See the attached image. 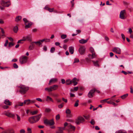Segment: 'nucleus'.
I'll return each instance as SVG.
<instances>
[{
    "instance_id": "nucleus-25",
    "label": "nucleus",
    "mask_w": 133,
    "mask_h": 133,
    "mask_svg": "<svg viewBox=\"0 0 133 133\" xmlns=\"http://www.w3.org/2000/svg\"><path fill=\"white\" fill-rule=\"evenodd\" d=\"M35 45L34 43L32 42L31 44V45L29 46V49L30 50H31L34 49Z\"/></svg>"
},
{
    "instance_id": "nucleus-60",
    "label": "nucleus",
    "mask_w": 133,
    "mask_h": 133,
    "mask_svg": "<svg viewBox=\"0 0 133 133\" xmlns=\"http://www.w3.org/2000/svg\"><path fill=\"white\" fill-rule=\"evenodd\" d=\"M130 92L131 93H133V89H132V86H130Z\"/></svg>"
},
{
    "instance_id": "nucleus-30",
    "label": "nucleus",
    "mask_w": 133,
    "mask_h": 133,
    "mask_svg": "<svg viewBox=\"0 0 133 133\" xmlns=\"http://www.w3.org/2000/svg\"><path fill=\"white\" fill-rule=\"evenodd\" d=\"M38 113L37 111H35L31 112V113L32 115H34L37 114Z\"/></svg>"
},
{
    "instance_id": "nucleus-31",
    "label": "nucleus",
    "mask_w": 133,
    "mask_h": 133,
    "mask_svg": "<svg viewBox=\"0 0 133 133\" xmlns=\"http://www.w3.org/2000/svg\"><path fill=\"white\" fill-rule=\"evenodd\" d=\"M4 114L5 115L9 117L10 114V112H8L5 111L4 112Z\"/></svg>"
},
{
    "instance_id": "nucleus-22",
    "label": "nucleus",
    "mask_w": 133,
    "mask_h": 133,
    "mask_svg": "<svg viewBox=\"0 0 133 133\" xmlns=\"http://www.w3.org/2000/svg\"><path fill=\"white\" fill-rule=\"evenodd\" d=\"M24 41H25L26 40H28L29 41H31V37L29 36H28L26 37H24L23 38Z\"/></svg>"
},
{
    "instance_id": "nucleus-5",
    "label": "nucleus",
    "mask_w": 133,
    "mask_h": 133,
    "mask_svg": "<svg viewBox=\"0 0 133 133\" xmlns=\"http://www.w3.org/2000/svg\"><path fill=\"white\" fill-rule=\"evenodd\" d=\"M44 123L47 125H52L54 124L55 122L54 119H52L50 120L46 119L44 121Z\"/></svg>"
},
{
    "instance_id": "nucleus-17",
    "label": "nucleus",
    "mask_w": 133,
    "mask_h": 133,
    "mask_svg": "<svg viewBox=\"0 0 133 133\" xmlns=\"http://www.w3.org/2000/svg\"><path fill=\"white\" fill-rule=\"evenodd\" d=\"M59 129L58 131L56 132V133H63V131L65 130V128L58 127Z\"/></svg>"
},
{
    "instance_id": "nucleus-51",
    "label": "nucleus",
    "mask_w": 133,
    "mask_h": 133,
    "mask_svg": "<svg viewBox=\"0 0 133 133\" xmlns=\"http://www.w3.org/2000/svg\"><path fill=\"white\" fill-rule=\"evenodd\" d=\"M24 39L23 38L22 39L20 40L19 41H18L17 42V43H22V41H24Z\"/></svg>"
},
{
    "instance_id": "nucleus-59",
    "label": "nucleus",
    "mask_w": 133,
    "mask_h": 133,
    "mask_svg": "<svg viewBox=\"0 0 133 133\" xmlns=\"http://www.w3.org/2000/svg\"><path fill=\"white\" fill-rule=\"evenodd\" d=\"M66 117L69 118L71 117H72V116L70 114H67L66 115Z\"/></svg>"
},
{
    "instance_id": "nucleus-32",
    "label": "nucleus",
    "mask_w": 133,
    "mask_h": 133,
    "mask_svg": "<svg viewBox=\"0 0 133 133\" xmlns=\"http://www.w3.org/2000/svg\"><path fill=\"white\" fill-rule=\"evenodd\" d=\"M78 87H75L74 88V89H71V91H76L78 90Z\"/></svg>"
},
{
    "instance_id": "nucleus-34",
    "label": "nucleus",
    "mask_w": 133,
    "mask_h": 133,
    "mask_svg": "<svg viewBox=\"0 0 133 133\" xmlns=\"http://www.w3.org/2000/svg\"><path fill=\"white\" fill-rule=\"evenodd\" d=\"M110 99L108 98L107 99H104L103 100L101 101V102L102 103H104L107 102V100L109 99Z\"/></svg>"
},
{
    "instance_id": "nucleus-27",
    "label": "nucleus",
    "mask_w": 133,
    "mask_h": 133,
    "mask_svg": "<svg viewBox=\"0 0 133 133\" xmlns=\"http://www.w3.org/2000/svg\"><path fill=\"white\" fill-rule=\"evenodd\" d=\"M65 83L66 85H69L71 83V81L70 79H68L66 81Z\"/></svg>"
},
{
    "instance_id": "nucleus-21",
    "label": "nucleus",
    "mask_w": 133,
    "mask_h": 133,
    "mask_svg": "<svg viewBox=\"0 0 133 133\" xmlns=\"http://www.w3.org/2000/svg\"><path fill=\"white\" fill-rule=\"evenodd\" d=\"M4 103L6 105H11L12 103L9 100L7 99H5L4 101Z\"/></svg>"
},
{
    "instance_id": "nucleus-23",
    "label": "nucleus",
    "mask_w": 133,
    "mask_h": 133,
    "mask_svg": "<svg viewBox=\"0 0 133 133\" xmlns=\"http://www.w3.org/2000/svg\"><path fill=\"white\" fill-rule=\"evenodd\" d=\"M92 61L93 62L94 65L95 66L98 67H99V65L98 64V61Z\"/></svg>"
},
{
    "instance_id": "nucleus-24",
    "label": "nucleus",
    "mask_w": 133,
    "mask_h": 133,
    "mask_svg": "<svg viewBox=\"0 0 133 133\" xmlns=\"http://www.w3.org/2000/svg\"><path fill=\"white\" fill-rule=\"evenodd\" d=\"M69 51L71 54H72L74 52V48L72 46H70L69 47Z\"/></svg>"
},
{
    "instance_id": "nucleus-8",
    "label": "nucleus",
    "mask_w": 133,
    "mask_h": 133,
    "mask_svg": "<svg viewBox=\"0 0 133 133\" xmlns=\"http://www.w3.org/2000/svg\"><path fill=\"white\" fill-rule=\"evenodd\" d=\"M1 4L3 6L8 7L11 5V3L10 1L5 2L4 1L2 0L1 2Z\"/></svg>"
},
{
    "instance_id": "nucleus-36",
    "label": "nucleus",
    "mask_w": 133,
    "mask_h": 133,
    "mask_svg": "<svg viewBox=\"0 0 133 133\" xmlns=\"http://www.w3.org/2000/svg\"><path fill=\"white\" fill-rule=\"evenodd\" d=\"M55 48L54 47H52L51 48V49L50 50V52L52 53H53L55 51Z\"/></svg>"
},
{
    "instance_id": "nucleus-1",
    "label": "nucleus",
    "mask_w": 133,
    "mask_h": 133,
    "mask_svg": "<svg viewBox=\"0 0 133 133\" xmlns=\"http://www.w3.org/2000/svg\"><path fill=\"white\" fill-rule=\"evenodd\" d=\"M18 89L20 93L24 94L29 90V88L25 86L21 85L18 87Z\"/></svg>"
},
{
    "instance_id": "nucleus-57",
    "label": "nucleus",
    "mask_w": 133,
    "mask_h": 133,
    "mask_svg": "<svg viewBox=\"0 0 133 133\" xmlns=\"http://www.w3.org/2000/svg\"><path fill=\"white\" fill-rule=\"evenodd\" d=\"M62 100L65 103H67V100L66 99H65L64 98H62Z\"/></svg>"
},
{
    "instance_id": "nucleus-33",
    "label": "nucleus",
    "mask_w": 133,
    "mask_h": 133,
    "mask_svg": "<svg viewBox=\"0 0 133 133\" xmlns=\"http://www.w3.org/2000/svg\"><path fill=\"white\" fill-rule=\"evenodd\" d=\"M79 102V101L78 100H77L74 106L75 107H77L78 105V102Z\"/></svg>"
},
{
    "instance_id": "nucleus-7",
    "label": "nucleus",
    "mask_w": 133,
    "mask_h": 133,
    "mask_svg": "<svg viewBox=\"0 0 133 133\" xmlns=\"http://www.w3.org/2000/svg\"><path fill=\"white\" fill-rule=\"evenodd\" d=\"M68 133H73L75 129V127L70 124L68 125Z\"/></svg>"
},
{
    "instance_id": "nucleus-37",
    "label": "nucleus",
    "mask_w": 133,
    "mask_h": 133,
    "mask_svg": "<svg viewBox=\"0 0 133 133\" xmlns=\"http://www.w3.org/2000/svg\"><path fill=\"white\" fill-rule=\"evenodd\" d=\"M71 113V111L69 109H67L66 111V113L67 114H70Z\"/></svg>"
},
{
    "instance_id": "nucleus-56",
    "label": "nucleus",
    "mask_w": 133,
    "mask_h": 133,
    "mask_svg": "<svg viewBox=\"0 0 133 133\" xmlns=\"http://www.w3.org/2000/svg\"><path fill=\"white\" fill-rule=\"evenodd\" d=\"M63 48L65 50H66L67 49V46L66 45H64L63 46Z\"/></svg>"
},
{
    "instance_id": "nucleus-20",
    "label": "nucleus",
    "mask_w": 133,
    "mask_h": 133,
    "mask_svg": "<svg viewBox=\"0 0 133 133\" xmlns=\"http://www.w3.org/2000/svg\"><path fill=\"white\" fill-rule=\"evenodd\" d=\"M76 80H77V79L76 77L74 78L72 80H71V83H73L74 85V86L76 85L78 83L76 81Z\"/></svg>"
},
{
    "instance_id": "nucleus-29",
    "label": "nucleus",
    "mask_w": 133,
    "mask_h": 133,
    "mask_svg": "<svg viewBox=\"0 0 133 133\" xmlns=\"http://www.w3.org/2000/svg\"><path fill=\"white\" fill-rule=\"evenodd\" d=\"M15 115L14 114L12 113H10V114L9 117L12 118H14L15 117Z\"/></svg>"
},
{
    "instance_id": "nucleus-47",
    "label": "nucleus",
    "mask_w": 133,
    "mask_h": 133,
    "mask_svg": "<svg viewBox=\"0 0 133 133\" xmlns=\"http://www.w3.org/2000/svg\"><path fill=\"white\" fill-rule=\"evenodd\" d=\"M91 124L94 125L95 123V122L93 119H92L90 122Z\"/></svg>"
},
{
    "instance_id": "nucleus-13",
    "label": "nucleus",
    "mask_w": 133,
    "mask_h": 133,
    "mask_svg": "<svg viewBox=\"0 0 133 133\" xmlns=\"http://www.w3.org/2000/svg\"><path fill=\"white\" fill-rule=\"evenodd\" d=\"M95 92V90H94L92 89L89 92L88 96L89 98L92 97L94 95V93Z\"/></svg>"
},
{
    "instance_id": "nucleus-9",
    "label": "nucleus",
    "mask_w": 133,
    "mask_h": 133,
    "mask_svg": "<svg viewBox=\"0 0 133 133\" xmlns=\"http://www.w3.org/2000/svg\"><path fill=\"white\" fill-rule=\"evenodd\" d=\"M28 60V58L26 56L21 57L19 59L20 62L21 64H23L25 63Z\"/></svg>"
},
{
    "instance_id": "nucleus-42",
    "label": "nucleus",
    "mask_w": 133,
    "mask_h": 133,
    "mask_svg": "<svg viewBox=\"0 0 133 133\" xmlns=\"http://www.w3.org/2000/svg\"><path fill=\"white\" fill-rule=\"evenodd\" d=\"M56 119L57 120H58L60 119V116L59 114H58L56 117Z\"/></svg>"
},
{
    "instance_id": "nucleus-16",
    "label": "nucleus",
    "mask_w": 133,
    "mask_h": 133,
    "mask_svg": "<svg viewBox=\"0 0 133 133\" xmlns=\"http://www.w3.org/2000/svg\"><path fill=\"white\" fill-rule=\"evenodd\" d=\"M92 55L91 54H89L88 55V56L90 59H92L93 58H95L96 56L97 55L96 54L95 52L92 53Z\"/></svg>"
},
{
    "instance_id": "nucleus-26",
    "label": "nucleus",
    "mask_w": 133,
    "mask_h": 133,
    "mask_svg": "<svg viewBox=\"0 0 133 133\" xmlns=\"http://www.w3.org/2000/svg\"><path fill=\"white\" fill-rule=\"evenodd\" d=\"M46 100L47 101H50L52 102H54V101L52 99L51 97H50L49 96H47Z\"/></svg>"
},
{
    "instance_id": "nucleus-3",
    "label": "nucleus",
    "mask_w": 133,
    "mask_h": 133,
    "mask_svg": "<svg viewBox=\"0 0 133 133\" xmlns=\"http://www.w3.org/2000/svg\"><path fill=\"white\" fill-rule=\"evenodd\" d=\"M23 20L24 22V24L25 25V28L27 29L31 27L32 25V23L29 21L26 18H24L23 19Z\"/></svg>"
},
{
    "instance_id": "nucleus-46",
    "label": "nucleus",
    "mask_w": 133,
    "mask_h": 133,
    "mask_svg": "<svg viewBox=\"0 0 133 133\" xmlns=\"http://www.w3.org/2000/svg\"><path fill=\"white\" fill-rule=\"evenodd\" d=\"M90 50L92 53L95 52L94 49L92 47H91L90 48Z\"/></svg>"
},
{
    "instance_id": "nucleus-55",
    "label": "nucleus",
    "mask_w": 133,
    "mask_h": 133,
    "mask_svg": "<svg viewBox=\"0 0 133 133\" xmlns=\"http://www.w3.org/2000/svg\"><path fill=\"white\" fill-rule=\"evenodd\" d=\"M20 133H25V131L23 129H21L20 131Z\"/></svg>"
},
{
    "instance_id": "nucleus-61",
    "label": "nucleus",
    "mask_w": 133,
    "mask_h": 133,
    "mask_svg": "<svg viewBox=\"0 0 133 133\" xmlns=\"http://www.w3.org/2000/svg\"><path fill=\"white\" fill-rule=\"evenodd\" d=\"M9 107L7 105H4L3 106V108L4 109H8Z\"/></svg>"
},
{
    "instance_id": "nucleus-15",
    "label": "nucleus",
    "mask_w": 133,
    "mask_h": 133,
    "mask_svg": "<svg viewBox=\"0 0 133 133\" xmlns=\"http://www.w3.org/2000/svg\"><path fill=\"white\" fill-rule=\"evenodd\" d=\"M57 79L56 78H52L50 80L48 84L49 85H50L52 84H54L57 82Z\"/></svg>"
},
{
    "instance_id": "nucleus-53",
    "label": "nucleus",
    "mask_w": 133,
    "mask_h": 133,
    "mask_svg": "<svg viewBox=\"0 0 133 133\" xmlns=\"http://www.w3.org/2000/svg\"><path fill=\"white\" fill-rule=\"evenodd\" d=\"M13 30L15 33H17V26H15L13 29Z\"/></svg>"
},
{
    "instance_id": "nucleus-43",
    "label": "nucleus",
    "mask_w": 133,
    "mask_h": 133,
    "mask_svg": "<svg viewBox=\"0 0 133 133\" xmlns=\"http://www.w3.org/2000/svg\"><path fill=\"white\" fill-rule=\"evenodd\" d=\"M21 118L19 116L17 115V121L20 122L21 121Z\"/></svg>"
},
{
    "instance_id": "nucleus-50",
    "label": "nucleus",
    "mask_w": 133,
    "mask_h": 133,
    "mask_svg": "<svg viewBox=\"0 0 133 133\" xmlns=\"http://www.w3.org/2000/svg\"><path fill=\"white\" fill-rule=\"evenodd\" d=\"M14 45L11 42H9V47H10Z\"/></svg>"
},
{
    "instance_id": "nucleus-63",
    "label": "nucleus",
    "mask_w": 133,
    "mask_h": 133,
    "mask_svg": "<svg viewBox=\"0 0 133 133\" xmlns=\"http://www.w3.org/2000/svg\"><path fill=\"white\" fill-rule=\"evenodd\" d=\"M8 40H6L5 42V43L4 44V46H7L8 44Z\"/></svg>"
},
{
    "instance_id": "nucleus-2",
    "label": "nucleus",
    "mask_w": 133,
    "mask_h": 133,
    "mask_svg": "<svg viewBox=\"0 0 133 133\" xmlns=\"http://www.w3.org/2000/svg\"><path fill=\"white\" fill-rule=\"evenodd\" d=\"M58 86L57 85H54L49 87L45 88V90L48 92H50L53 90H56L58 88Z\"/></svg>"
},
{
    "instance_id": "nucleus-18",
    "label": "nucleus",
    "mask_w": 133,
    "mask_h": 133,
    "mask_svg": "<svg viewBox=\"0 0 133 133\" xmlns=\"http://www.w3.org/2000/svg\"><path fill=\"white\" fill-rule=\"evenodd\" d=\"M88 39H87L86 40H85L83 39H82L79 41V42L81 44H84L88 42Z\"/></svg>"
},
{
    "instance_id": "nucleus-41",
    "label": "nucleus",
    "mask_w": 133,
    "mask_h": 133,
    "mask_svg": "<svg viewBox=\"0 0 133 133\" xmlns=\"http://www.w3.org/2000/svg\"><path fill=\"white\" fill-rule=\"evenodd\" d=\"M128 30H128V33H129V34H131L132 32V29L131 28H130L128 29Z\"/></svg>"
},
{
    "instance_id": "nucleus-19",
    "label": "nucleus",
    "mask_w": 133,
    "mask_h": 133,
    "mask_svg": "<svg viewBox=\"0 0 133 133\" xmlns=\"http://www.w3.org/2000/svg\"><path fill=\"white\" fill-rule=\"evenodd\" d=\"M41 114H39L38 115H37L36 116H34L35 117V118L36 119V122L38 121L40 118L41 117Z\"/></svg>"
},
{
    "instance_id": "nucleus-54",
    "label": "nucleus",
    "mask_w": 133,
    "mask_h": 133,
    "mask_svg": "<svg viewBox=\"0 0 133 133\" xmlns=\"http://www.w3.org/2000/svg\"><path fill=\"white\" fill-rule=\"evenodd\" d=\"M36 100L40 102H42V100L40 98H37L36 99Z\"/></svg>"
},
{
    "instance_id": "nucleus-10",
    "label": "nucleus",
    "mask_w": 133,
    "mask_h": 133,
    "mask_svg": "<svg viewBox=\"0 0 133 133\" xmlns=\"http://www.w3.org/2000/svg\"><path fill=\"white\" fill-rule=\"evenodd\" d=\"M86 48L83 46H81L78 49V51L81 55L84 54L85 53Z\"/></svg>"
},
{
    "instance_id": "nucleus-35",
    "label": "nucleus",
    "mask_w": 133,
    "mask_h": 133,
    "mask_svg": "<svg viewBox=\"0 0 133 133\" xmlns=\"http://www.w3.org/2000/svg\"><path fill=\"white\" fill-rule=\"evenodd\" d=\"M128 96V94H126L122 96L121 97L122 99H124L125 98H126Z\"/></svg>"
},
{
    "instance_id": "nucleus-49",
    "label": "nucleus",
    "mask_w": 133,
    "mask_h": 133,
    "mask_svg": "<svg viewBox=\"0 0 133 133\" xmlns=\"http://www.w3.org/2000/svg\"><path fill=\"white\" fill-rule=\"evenodd\" d=\"M54 8H49L48 11H49L50 12H52L54 10Z\"/></svg>"
},
{
    "instance_id": "nucleus-64",
    "label": "nucleus",
    "mask_w": 133,
    "mask_h": 133,
    "mask_svg": "<svg viewBox=\"0 0 133 133\" xmlns=\"http://www.w3.org/2000/svg\"><path fill=\"white\" fill-rule=\"evenodd\" d=\"M36 102L35 100H30V103H35Z\"/></svg>"
},
{
    "instance_id": "nucleus-38",
    "label": "nucleus",
    "mask_w": 133,
    "mask_h": 133,
    "mask_svg": "<svg viewBox=\"0 0 133 133\" xmlns=\"http://www.w3.org/2000/svg\"><path fill=\"white\" fill-rule=\"evenodd\" d=\"M67 35H66L63 34L61 36V37L62 39H64L66 38Z\"/></svg>"
},
{
    "instance_id": "nucleus-4",
    "label": "nucleus",
    "mask_w": 133,
    "mask_h": 133,
    "mask_svg": "<svg viewBox=\"0 0 133 133\" xmlns=\"http://www.w3.org/2000/svg\"><path fill=\"white\" fill-rule=\"evenodd\" d=\"M119 17L122 19H124L126 18V12L125 10H123L121 11Z\"/></svg>"
},
{
    "instance_id": "nucleus-52",
    "label": "nucleus",
    "mask_w": 133,
    "mask_h": 133,
    "mask_svg": "<svg viewBox=\"0 0 133 133\" xmlns=\"http://www.w3.org/2000/svg\"><path fill=\"white\" fill-rule=\"evenodd\" d=\"M22 17L21 16H17V21H20Z\"/></svg>"
},
{
    "instance_id": "nucleus-62",
    "label": "nucleus",
    "mask_w": 133,
    "mask_h": 133,
    "mask_svg": "<svg viewBox=\"0 0 133 133\" xmlns=\"http://www.w3.org/2000/svg\"><path fill=\"white\" fill-rule=\"evenodd\" d=\"M50 41V39H45V42H48Z\"/></svg>"
},
{
    "instance_id": "nucleus-6",
    "label": "nucleus",
    "mask_w": 133,
    "mask_h": 133,
    "mask_svg": "<svg viewBox=\"0 0 133 133\" xmlns=\"http://www.w3.org/2000/svg\"><path fill=\"white\" fill-rule=\"evenodd\" d=\"M85 121L84 118L82 116L79 117L76 119L75 123L77 125L79 124L80 123H82Z\"/></svg>"
},
{
    "instance_id": "nucleus-45",
    "label": "nucleus",
    "mask_w": 133,
    "mask_h": 133,
    "mask_svg": "<svg viewBox=\"0 0 133 133\" xmlns=\"http://www.w3.org/2000/svg\"><path fill=\"white\" fill-rule=\"evenodd\" d=\"M51 110V109L49 108H46L45 109V111L46 112H49Z\"/></svg>"
},
{
    "instance_id": "nucleus-12",
    "label": "nucleus",
    "mask_w": 133,
    "mask_h": 133,
    "mask_svg": "<svg viewBox=\"0 0 133 133\" xmlns=\"http://www.w3.org/2000/svg\"><path fill=\"white\" fill-rule=\"evenodd\" d=\"M112 51L113 52L119 54H121V50L120 48L118 47H115L114 48Z\"/></svg>"
},
{
    "instance_id": "nucleus-28",
    "label": "nucleus",
    "mask_w": 133,
    "mask_h": 133,
    "mask_svg": "<svg viewBox=\"0 0 133 133\" xmlns=\"http://www.w3.org/2000/svg\"><path fill=\"white\" fill-rule=\"evenodd\" d=\"M33 43H34V44L35 43L38 46H40L42 44V43L41 42V41H40L37 42H33Z\"/></svg>"
},
{
    "instance_id": "nucleus-58",
    "label": "nucleus",
    "mask_w": 133,
    "mask_h": 133,
    "mask_svg": "<svg viewBox=\"0 0 133 133\" xmlns=\"http://www.w3.org/2000/svg\"><path fill=\"white\" fill-rule=\"evenodd\" d=\"M121 72L123 73V74H124V75H127V74H128V73H127L126 72L124 71H123V70Z\"/></svg>"
},
{
    "instance_id": "nucleus-48",
    "label": "nucleus",
    "mask_w": 133,
    "mask_h": 133,
    "mask_svg": "<svg viewBox=\"0 0 133 133\" xmlns=\"http://www.w3.org/2000/svg\"><path fill=\"white\" fill-rule=\"evenodd\" d=\"M74 0H72V1L71 2V7H72L74 6Z\"/></svg>"
},
{
    "instance_id": "nucleus-39",
    "label": "nucleus",
    "mask_w": 133,
    "mask_h": 133,
    "mask_svg": "<svg viewBox=\"0 0 133 133\" xmlns=\"http://www.w3.org/2000/svg\"><path fill=\"white\" fill-rule=\"evenodd\" d=\"M121 36L123 41H125V37L124 34H121Z\"/></svg>"
},
{
    "instance_id": "nucleus-11",
    "label": "nucleus",
    "mask_w": 133,
    "mask_h": 133,
    "mask_svg": "<svg viewBox=\"0 0 133 133\" xmlns=\"http://www.w3.org/2000/svg\"><path fill=\"white\" fill-rule=\"evenodd\" d=\"M30 100L28 99L26 100H25L24 101V102L21 103L19 102L18 103V105L19 106H23L25 104H26L27 105H29L30 103Z\"/></svg>"
},
{
    "instance_id": "nucleus-44",
    "label": "nucleus",
    "mask_w": 133,
    "mask_h": 133,
    "mask_svg": "<svg viewBox=\"0 0 133 133\" xmlns=\"http://www.w3.org/2000/svg\"><path fill=\"white\" fill-rule=\"evenodd\" d=\"M63 106V103H62L61 104L58 105V107L59 108H62Z\"/></svg>"
},
{
    "instance_id": "nucleus-40",
    "label": "nucleus",
    "mask_w": 133,
    "mask_h": 133,
    "mask_svg": "<svg viewBox=\"0 0 133 133\" xmlns=\"http://www.w3.org/2000/svg\"><path fill=\"white\" fill-rule=\"evenodd\" d=\"M79 60L78 58H75L74 59V63H78L79 62Z\"/></svg>"
},
{
    "instance_id": "nucleus-14",
    "label": "nucleus",
    "mask_w": 133,
    "mask_h": 133,
    "mask_svg": "<svg viewBox=\"0 0 133 133\" xmlns=\"http://www.w3.org/2000/svg\"><path fill=\"white\" fill-rule=\"evenodd\" d=\"M29 122L31 124H33L36 122V119L35 118V117L34 116L30 117L28 119Z\"/></svg>"
}]
</instances>
